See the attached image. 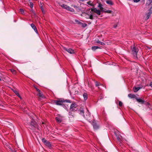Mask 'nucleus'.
<instances>
[{"label":"nucleus","instance_id":"obj_1","mask_svg":"<svg viewBox=\"0 0 152 152\" xmlns=\"http://www.w3.org/2000/svg\"><path fill=\"white\" fill-rule=\"evenodd\" d=\"M65 102L71 103L70 101L69 100H64L61 99L57 100H54L53 101V103L57 105H62L63 103Z\"/></svg>","mask_w":152,"mask_h":152},{"label":"nucleus","instance_id":"obj_2","mask_svg":"<svg viewBox=\"0 0 152 152\" xmlns=\"http://www.w3.org/2000/svg\"><path fill=\"white\" fill-rule=\"evenodd\" d=\"M28 127L30 129L33 130L34 128H38V125L34 120H32L30 123Z\"/></svg>","mask_w":152,"mask_h":152},{"label":"nucleus","instance_id":"obj_3","mask_svg":"<svg viewBox=\"0 0 152 152\" xmlns=\"http://www.w3.org/2000/svg\"><path fill=\"white\" fill-rule=\"evenodd\" d=\"M132 52L134 56L136 58H137V53L139 50L137 48L134 47L132 49Z\"/></svg>","mask_w":152,"mask_h":152},{"label":"nucleus","instance_id":"obj_4","mask_svg":"<svg viewBox=\"0 0 152 152\" xmlns=\"http://www.w3.org/2000/svg\"><path fill=\"white\" fill-rule=\"evenodd\" d=\"M61 6L64 9L67 10H68L70 11L71 12H73L74 11V10L69 6L64 4H63L61 5Z\"/></svg>","mask_w":152,"mask_h":152},{"label":"nucleus","instance_id":"obj_5","mask_svg":"<svg viewBox=\"0 0 152 152\" xmlns=\"http://www.w3.org/2000/svg\"><path fill=\"white\" fill-rule=\"evenodd\" d=\"M92 125L93 126L95 130H96L99 129V126L95 120H94L92 121Z\"/></svg>","mask_w":152,"mask_h":152},{"label":"nucleus","instance_id":"obj_6","mask_svg":"<svg viewBox=\"0 0 152 152\" xmlns=\"http://www.w3.org/2000/svg\"><path fill=\"white\" fill-rule=\"evenodd\" d=\"M63 49L70 54L75 53L74 50L70 48H67L65 47H63Z\"/></svg>","mask_w":152,"mask_h":152},{"label":"nucleus","instance_id":"obj_7","mask_svg":"<svg viewBox=\"0 0 152 152\" xmlns=\"http://www.w3.org/2000/svg\"><path fill=\"white\" fill-rule=\"evenodd\" d=\"M76 107L77 105L75 103L71 104L70 109V111H72L76 110H77Z\"/></svg>","mask_w":152,"mask_h":152},{"label":"nucleus","instance_id":"obj_8","mask_svg":"<svg viewBox=\"0 0 152 152\" xmlns=\"http://www.w3.org/2000/svg\"><path fill=\"white\" fill-rule=\"evenodd\" d=\"M62 117L60 115H58L57 117L56 118L57 122L58 123H61L62 121Z\"/></svg>","mask_w":152,"mask_h":152},{"label":"nucleus","instance_id":"obj_9","mask_svg":"<svg viewBox=\"0 0 152 152\" xmlns=\"http://www.w3.org/2000/svg\"><path fill=\"white\" fill-rule=\"evenodd\" d=\"M91 11L92 12H94L96 13L98 15H100V11L99 10H98L96 8L91 9Z\"/></svg>","mask_w":152,"mask_h":152},{"label":"nucleus","instance_id":"obj_10","mask_svg":"<svg viewBox=\"0 0 152 152\" xmlns=\"http://www.w3.org/2000/svg\"><path fill=\"white\" fill-rule=\"evenodd\" d=\"M31 25V27L33 29H34V30L35 32L37 34H38V31H37V28L36 26H35L34 25V24L33 23H32Z\"/></svg>","mask_w":152,"mask_h":152},{"label":"nucleus","instance_id":"obj_11","mask_svg":"<svg viewBox=\"0 0 152 152\" xmlns=\"http://www.w3.org/2000/svg\"><path fill=\"white\" fill-rule=\"evenodd\" d=\"M37 95L41 98H44V96H43L42 92L41 91H40L39 92H38V93L37 94Z\"/></svg>","mask_w":152,"mask_h":152},{"label":"nucleus","instance_id":"obj_12","mask_svg":"<svg viewBox=\"0 0 152 152\" xmlns=\"http://www.w3.org/2000/svg\"><path fill=\"white\" fill-rule=\"evenodd\" d=\"M85 16L87 18H89L92 20L93 19V16L92 15H89L88 14H86Z\"/></svg>","mask_w":152,"mask_h":152},{"label":"nucleus","instance_id":"obj_13","mask_svg":"<svg viewBox=\"0 0 152 152\" xmlns=\"http://www.w3.org/2000/svg\"><path fill=\"white\" fill-rule=\"evenodd\" d=\"M136 99L137 102L141 103V104H143L145 102V101L141 99H138L137 98H136Z\"/></svg>","mask_w":152,"mask_h":152},{"label":"nucleus","instance_id":"obj_14","mask_svg":"<svg viewBox=\"0 0 152 152\" xmlns=\"http://www.w3.org/2000/svg\"><path fill=\"white\" fill-rule=\"evenodd\" d=\"M140 88H141L140 87H134L133 88L134 92H137Z\"/></svg>","mask_w":152,"mask_h":152},{"label":"nucleus","instance_id":"obj_15","mask_svg":"<svg viewBox=\"0 0 152 152\" xmlns=\"http://www.w3.org/2000/svg\"><path fill=\"white\" fill-rule=\"evenodd\" d=\"M102 4H101L100 3H99V4H98V7H99V9H100V10L102 11H104V10H103V8L102 7Z\"/></svg>","mask_w":152,"mask_h":152},{"label":"nucleus","instance_id":"obj_16","mask_svg":"<svg viewBox=\"0 0 152 152\" xmlns=\"http://www.w3.org/2000/svg\"><path fill=\"white\" fill-rule=\"evenodd\" d=\"M99 48H101L97 46H94L91 47V49L94 51H95L96 49Z\"/></svg>","mask_w":152,"mask_h":152},{"label":"nucleus","instance_id":"obj_17","mask_svg":"<svg viewBox=\"0 0 152 152\" xmlns=\"http://www.w3.org/2000/svg\"><path fill=\"white\" fill-rule=\"evenodd\" d=\"M128 96L129 97L133 98H135L136 97V96L134 94H129L128 95Z\"/></svg>","mask_w":152,"mask_h":152},{"label":"nucleus","instance_id":"obj_18","mask_svg":"<svg viewBox=\"0 0 152 152\" xmlns=\"http://www.w3.org/2000/svg\"><path fill=\"white\" fill-rule=\"evenodd\" d=\"M83 96L84 100H86L87 99V94L86 93H84L83 94Z\"/></svg>","mask_w":152,"mask_h":152},{"label":"nucleus","instance_id":"obj_19","mask_svg":"<svg viewBox=\"0 0 152 152\" xmlns=\"http://www.w3.org/2000/svg\"><path fill=\"white\" fill-rule=\"evenodd\" d=\"M106 2L107 4L110 5L113 4V2L111 0H107L106 1Z\"/></svg>","mask_w":152,"mask_h":152},{"label":"nucleus","instance_id":"obj_20","mask_svg":"<svg viewBox=\"0 0 152 152\" xmlns=\"http://www.w3.org/2000/svg\"><path fill=\"white\" fill-rule=\"evenodd\" d=\"M152 2V0H148L147 1L146 5L147 6H149Z\"/></svg>","mask_w":152,"mask_h":152},{"label":"nucleus","instance_id":"obj_21","mask_svg":"<svg viewBox=\"0 0 152 152\" xmlns=\"http://www.w3.org/2000/svg\"><path fill=\"white\" fill-rule=\"evenodd\" d=\"M96 43L99 44L101 45H105V44L104 43L100 41L99 40H98L96 41Z\"/></svg>","mask_w":152,"mask_h":152},{"label":"nucleus","instance_id":"obj_22","mask_svg":"<svg viewBox=\"0 0 152 152\" xmlns=\"http://www.w3.org/2000/svg\"><path fill=\"white\" fill-rule=\"evenodd\" d=\"M13 92L16 94V95L19 97L21 98V97H20V96L19 94L15 90H12Z\"/></svg>","mask_w":152,"mask_h":152},{"label":"nucleus","instance_id":"obj_23","mask_svg":"<svg viewBox=\"0 0 152 152\" xmlns=\"http://www.w3.org/2000/svg\"><path fill=\"white\" fill-rule=\"evenodd\" d=\"M79 113L81 115L84 116V111L83 110H79Z\"/></svg>","mask_w":152,"mask_h":152},{"label":"nucleus","instance_id":"obj_24","mask_svg":"<svg viewBox=\"0 0 152 152\" xmlns=\"http://www.w3.org/2000/svg\"><path fill=\"white\" fill-rule=\"evenodd\" d=\"M151 14V13L149 12H148L146 14V19H148V18H149V17L150 16Z\"/></svg>","mask_w":152,"mask_h":152},{"label":"nucleus","instance_id":"obj_25","mask_svg":"<svg viewBox=\"0 0 152 152\" xmlns=\"http://www.w3.org/2000/svg\"><path fill=\"white\" fill-rule=\"evenodd\" d=\"M42 142L46 145L48 141L45 138H43L42 139Z\"/></svg>","mask_w":152,"mask_h":152},{"label":"nucleus","instance_id":"obj_26","mask_svg":"<svg viewBox=\"0 0 152 152\" xmlns=\"http://www.w3.org/2000/svg\"><path fill=\"white\" fill-rule=\"evenodd\" d=\"M10 71L13 74H15L16 73V71L13 69H10Z\"/></svg>","mask_w":152,"mask_h":152},{"label":"nucleus","instance_id":"obj_27","mask_svg":"<svg viewBox=\"0 0 152 152\" xmlns=\"http://www.w3.org/2000/svg\"><path fill=\"white\" fill-rule=\"evenodd\" d=\"M95 85L97 87L99 86V85H101V84L100 83L98 82L97 81H95Z\"/></svg>","mask_w":152,"mask_h":152},{"label":"nucleus","instance_id":"obj_28","mask_svg":"<svg viewBox=\"0 0 152 152\" xmlns=\"http://www.w3.org/2000/svg\"><path fill=\"white\" fill-rule=\"evenodd\" d=\"M87 4H88V5H89L90 6H92L93 5V4L91 3V1H89L87 2Z\"/></svg>","mask_w":152,"mask_h":152},{"label":"nucleus","instance_id":"obj_29","mask_svg":"<svg viewBox=\"0 0 152 152\" xmlns=\"http://www.w3.org/2000/svg\"><path fill=\"white\" fill-rule=\"evenodd\" d=\"M103 11L105 12L108 13H112V11H111L110 10H107L105 11L104 10V11Z\"/></svg>","mask_w":152,"mask_h":152},{"label":"nucleus","instance_id":"obj_30","mask_svg":"<svg viewBox=\"0 0 152 152\" xmlns=\"http://www.w3.org/2000/svg\"><path fill=\"white\" fill-rule=\"evenodd\" d=\"M39 6L40 7L41 9V10H42V12H43V11H44V9L43 7V5H42V4H40V5H39Z\"/></svg>","mask_w":152,"mask_h":152},{"label":"nucleus","instance_id":"obj_31","mask_svg":"<svg viewBox=\"0 0 152 152\" xmlns=\"http://www.w3.org/2000/svg\"><path fill=\"white\" fill-rule=\"evenodd\" d=\"M117 140L118 141L121 142V137H118V136H117Z\"/></svg>","mask_w":152,"mask_h":152},{"label":"nucleus","instance_id":"obj_32","mask_svg":"<svg viewBox=\"0 0 152 152\" xmlns=\"http://www.w3.org/2000/svg\"><path fill=\"white\" fill-rule=\"evenodd\" d=\"M118 104L121 107L122 106L123 103L121 101H119V102Z\"/></svg>","mask_w":152,"mask_h":152},{"label":"nucleus","instance_id":"obj_33","mask_svg":"<svg viewBox=\"0 0 152 152\" xmlns=\"http://www.w3.org/2000/svg\"><path fill=\"white\" fill-rule=\"evenodd\" d=\"M30 6L31 7V8H33V4L32 2H30Z\"/></svg>","mask_w":152,"mask_h":152},{"label":"nucleus","instance_id":"obj_34","mask_svg":"<svg viewBox=\"0 0 152 152\" xmlns=\"http://www.w3.org/2000/svg\"><path fill=\"white\" fill-rule=\"evenodd\" d=\"M46 145L48 146V147H50L51 146V144L50 142H48L46 144Z\"/></svg>","mask_w":152,"mask_h":152},{"label":"nucleus","instance_id":"obj_35","mask_svg":"<svg viewBox=\"0 0 152 152\" xmlns=\"http://www.w3.org/2000/svg\"><path fill=\"white\" fill-rule=\"evenodd\" d=\"M20 11L22 14H23L24 13V10L22 9H20Z\"/></svg>","mask_w":152,"mask_h":152},{"label":"nucleus","instance_id":"obj_36","mask_svg":"<svg viewBox=\"0 0 152 152\" xmlns=\"http://www.w3.org/2000/svg\"><path fill=\"white\" fill-rule=\"evenodd\" d=\"M9 148L10 149V151H11V152H16V151H14L12 150L10 146H9Z\"/></svg>","mask_w":152,"mask_h":152},{"label":"nucleus","instance_id":"obj_37","mask_svg":"<svg viewBox=\"0 0 152 152\" xmlns=\"http://www.w3.org/2000/svg\"><path fill=\"white\" fill-rule=\"evenodd\" d=\"M149 12L151 13H152V6L150 8L149 10Z\"/></svg>","mask_w":152,"mask_h":152},{"label":"nucleus","instance_id":"obj_38","mask_svg":"<svg viewBox=\"0 0 152 152\" xmlns=\"http://www.w3.org/2000/svg\"><path fill=\"white\" fill-rule=\"evenodd\" d=\"M140 1V0H133V1L134 2H137Z\"/></svg>","mask_w":152,"mask_h":152},{"label":"nucleus","instance_id":"obj_39","mask_svg":"<svg viewBox=\"0 0 152 152\" xmlns=\"http://www.w3.org/2000/svg\"><path fill=\"white\" fill-rule=\"evenodd\" d=\"M36 90L38 92H39L40 91L39 89H38L37 88H36Z\"/></svg>","mask_w":152,"mask_h":152},{"label":"nucleus","instance_id":"obj_40","mask_svg":"<svg viewBox=\"0 0 152 152\" xmlns=\"http://www.w3.org/2000/svg\"><path fill=\"white\" fill-rule=\"evenodd\" d=\"M149 86H150L151 87H152V82H151L150 83Z\"/></svg>","mask_w":152,"mask_h":152},{"label":"nucleus","instance_id":"obj_41","mask_svg":"<svg viewBox=\"0 0 152 152\" xmlns=\"http://www.w3.org/2000/svg\"><path fill=\"white\" fill-rule=\"evenodd\" d=\"M86 26V23H84L83 24V26L84 27H85Z\"/></svg>","mask_w":152,"mask_h":152},{"label":"nucleus","instance_id":"obj_42","mask_svg":"<svg viewBox=\"0 0 152 152\" xmlns=\"http://www.w3.org/2000/svg\"><path fill=\"white\" fill-rule=\"evenodd\" d=\"M117 26V25H114L113 26V27L114 28H115Z\"/></svg>","mask_w":152,"mask_h":152},{"label":"nucleus","instance_id":"obj_43","mask_svg":"<svg viewBox=\"0 0 152 152\" xmlns=\"http://www.w3.org/2000/svg\"><path fill=\"white\" fill-rule=\"evenodd\" d=\"M32 13H33L34 14H35V12H34V11H33V10H32Z\"/></svg>","mask_w":152,"mask_h":152},{"label":"nucleus","instance_id":"obj_44","mask_svg":"<svg viewBox=\"0 0 152 152\" xmlns=\"http://www.w3.org/2000/svg\"><path fill=\"white\" fill-rule=\"evenodd\" d=\"M147 48L149 50L151 48L150 47H147Z\"/></svg>","mask_w":152,"mask_h":152},{"label":"nucleus","instance_id":"obj_45","mask_svg":"<svg viewBox=\"0 0 152 152\" xmlns=\"http://www.w3.org/2000/svg\"><path fill=\"white\" fill-rule=\"evenodd\" d=\"M75 21H76L77 22H78V20H76Z\"/></svg>","mask_w":152,"mask_h":152},{"label":"nucleus","instance_id":"obj_46","mask_svg":"<svg viewBox=\"0 0 152 152\" xmlns=\"http://www.w3.org/2000/svg\"><path fill=\"white\" fill-rule=\"evenodd\" d=\"M1 79L0 78V81H1Z\"/></svg>","mask_w":152,"mask_h":152},{"label":"nucleus","instance_id":"obj_47","mask_svg":"<svg viewBox=\"0 0 152 152\" xmlns=\"http://www.w3.org/2000/svg\"><path fill=\"white\" fill-rule=\"evenodd\" d=\"M0 1H1V0H0Z\"/></svg>","mask_w":152,"mask_h":152}]
</instances>
